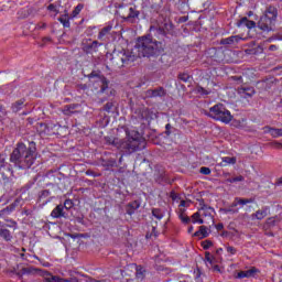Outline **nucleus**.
<instances>
[{
	"label": "nucleus",
	"instance_id": "1",
	"mask_svg": "<svg viewBox=\"0 0 282 282\" xmlns=\"http://www.w3.org/2000/svg\"><path fill=\"white\" fill-rule=\"evenodd\" d=\"M164 42L153 39L152 34L137 39L134 50L139 58H158L164 54Z\"/></svg>",
	"mask_w": 282,
	"mask_h": 282
},
{
	"label": "nucleus",
	"instance_id": "2",
	"mask_svg": "<svg viewBox=\"0 0 282 282\" xmlns=\"http://www.w3.org/2000/svg\"><path fill=\"white\" fill-rule=\"evenodd\" d=\"M105 142L107 144H112V147H117V149H121L124 153H135V151L147 149V140H144V138L137 131L128 133L122 140L105 137Z\"/></svg>",
	"mask_w": 282,
	"mask_h": 282
},
{
	"label": "nucleus",
	"instance_id": "3",
	"mask_svg": "<svg viewBox=\"0 0 282 282\" xmlns=\"http://www.w3.org/2000/svg\"><path fill=\"white\" fill-rule=\"evenodd\" d=\"M36 160V143L31 142L29 147L25 143H18L10 156V161L13 162L19 169H31Z\"/></svg>",
	"mask_w": 282,
	"mask_h": 282
},
{
	"label": "nucleus",
	"instance_id": "4",
	"mask_svg": "<svg viewBox=\"0 0 282 282\" xmlns=\"http://www.w3.org/2000/svg\"><path fill=\"white\" fill-rule=\"evenodd\" d=\"M279 17V9L274 6H268L264 13L260 17L257 25L262 32H274L276 28V18Z\"/></svg>",
	"mask_w": 282,
	"mask_h": 282
},
{
	"label": "nucleus",
	"instance_id": "5",
	"mask_svg": "<svg viewBox=\"0 0 282 282\" xmlns=\"http://www.w3.org/2000/svg\"><path fill=\"white\" fill-rule=\"evenodd\" d=\"M204 113L208 118L224 122L225 124L232 122V115L229 112V110L226 109L224 104H216L214 107L209 108V111L204 110Z\"/></svg>",
	"mask_w": 282,
	"mask_h": 282
},
{
	"label": "nucleus",
	"instance_id": "6",
	"mask_svg": "<svg viewBox=\"0 0 282 282\" xmlns=\"http://www.w3.org/2000/svg\"><path fill=\"white\" fill-rule=\"evenodd\" d=\"M111 65L115 67H124L129 63H133L135 61V55H131V52L121 50H115L110 55Z\"/></svg>",
	"mask_w": 282,
	"mask_h": 282
},
{
	"label": "nucleus",
	"instance_id": "7",
	"mask_svg": "<svg viewBox=\"0 0 282 282\" xmlns=\"http://www.w3.org/2000/svg\"><path fill=\"white\" fill-rule=\"evenodd\" d=\"M150 32L154 34H161V36H173L175 34V25L169 19L158 23V26H151Z\"/></svg>",
	"mask_w": 282,
	"mask_h": 282
},
{
	"label": "nucleus",
	"instance_id": "8",
	"mask_svg": "<svg viewBox=\"0 0 282 282\" xmlns=\"http://www.w3.org/2000/svg\"><path fill=\"white\" fill-rule=\"evenodd\" d=\"M121 19L124 23H138L140 12L135 7H124L121 9Z\"/></svg>",
	"mask_w": 282,
	"mask_h": 282
},
{
	"label": "nucleus",
	"instance_id": "9",
	"mask_svg": "<svg viewBox=\"0 0 282 282\" xmlns=\"http://www.w3.org/2000/svg\"><path fill=\"white\" fill-rule=\"evenodd\" d=\"M58 129H61V124H54V123H39L37 130L41 134L44 135H61V132H58Z\"/></svg>",
	"mask_w": 282,
	"mask_h": 282
},
{
	"label": "nucleus",
	"instance_id": "10",
	"mask_svg": "<svg viewBox=\"0 0 282 282\" xmlns=\"http://www.w3.org/2000/svg\"><path fill=\"white\" fill-rule=\"evenodd\" d=\"M276 80L275 77H267L260 82L257 83L258 89H261L262 91H270L273 87H276Z\"/></svg>",
	"mask_w": 282,
	"mask_h": 282
},
{
	"label": "nucleus",
	"instance_id": "11",
	"mask_svg": "<svg viewBox=\"0 0 282 282\" xmlns=\"http://www.w3.org/2000/svg\"><path fill=\"white\" fill-rule=\"evenodd\" d=\"M17 276H19V279H23L24 274L32 275L39 272V269L23 263L17 264Z\"/></svg>",
	"mask_w": 282,
	"mask_h": 282
},
{
	"label": "nucleus",
	"instance_id": "12",
	"mask_svg": "<svg viewBox=\"0 0 282 282\" xmlns=\"http://www.w3.org/2000/svg\"><path fill=\"white\" fill-rule=\"evenodd\" d=\"M199 212L200 213V217H209L213 221V224H215V220L213 219V213H215V209H213V207L206 205L204 203V200L199 202Z\"/></svg>",
	"mask_w": 282,
	"mask_h": 282
},
{
	"label": "nucleus",
	"instance_id": "13",
	"mask_svg": "<svg viewBox=\"0 0 282 282\" xmlns=\"http://www.w3.org/2000/svg\"><path fill=\"white\" fill-rule=\"evenodd\" d=\"M98 78V82L100 83V90L99 94H105L107 91V89H109V79H107V77H105L104 75H98V74H90V78L94 77Z\"/></svg>",
	"mask_w": 282,
	"mask_h": 282
},
{
	"label": "nucleus",
	"instance_id": "14",
	"mask_svg": "<svg viewBox=\"0 0 282 282\" xmlns=\"http://www.w3.org/2000/svg\"><path fill=\"white\" fill-rule=\"evenodd\" d=\"M43 278L45 282H76V279H63L47 271L44 272Z\"/></svg>",
	"mask_w": 282,
	"mask_h": 282
},
{
	"label": "nucleus",
	"instance_id": "15",
	"mask_svg": "<svg viewBox=\"0 0 282 282\" xmlns=\"http://www.w3.org/2000/svg\"><path fill=\"white\" fill-rule=\"evenodd\" d=\"M148 98H162L166 96V89L164 87H158L155 89H149L145 91Z\"/></svg>",
	"mask_w": 282,
	"mask_h": 282
},
{
	"label": "nucleus",
	"instance_id": "16",
	"mask_svg": "<svg viewBox=\"0 0 282 282\" xmlns=\"http://www.w3.org/2000/svg\"><path fill=\"white\" fill-rule=\"evenodd\" d=\"M134 113L140 120H149L151 118V109H149L147 106L137 108Z\"/></svg>",
	"mask_w": 282,
	"mask_h": 282
},
{
	"label": "nucleus",
	"instance_id": "17",
	"mask_svg": "<svg viewBox=\"0 0 282 282\" xmlns=\"http://www.w3.org/2000/svg\"><path fill=\"white\" fill-rule=\"evenodd\" d=\"M102 45V43L98 41H93L89 44H84L83 52L85 54H94V52H98V48Z\"/></svg>",
	"mask_w": 282,
	"mask_h": 282
},
{
	"label": "nucleus",
	"instance_id": "18",
	"mask_svg": "<svg viewBox=\"0 0 282 282\" xmlns=\"http://www.w3.org/2000/svg\"><path fill=\"white\" fill-rule=\"evenodd\" d=\"M238 94L241 98H252L257 91L254 87H240L238 88Z\"/></svg>",
	"mask_w": 282,
	"mask_h": 282
},
{
	"label": "nucleus",
	"instance_id": "19",
	"mask_svg": "<svg viewBox=\"0 0 282 282\" xmlns=\"http://www.w3.org/2000/svg\"><path fill=\"white\" fill-rule=\"evenodd\" d=\"M259 272L258 268L252 267L251 269L247 271H240L237 274V279H252Z\"/></svg>",
	"mask_w": 282,
	"mask_h": 282
},
{
	"label": "nucleus",
	"instance_id": "20",
	"mask_svg": "<svg viewBox=\"0 0 282 282\" xmlns=\"http://www.w3.org/2000/svg\"><path fill=\"white\" fill-rule=\"evenodd\" d=\"M241 25H246V28L252 30V28H257V22L248 20V18L245 17L237 22V28H241Z\"/></svg>",
	"mask_w": 282,
	"mask_h": 282
},
{
	"label": "nucleus",
	"instance_id": "21",
	"mask_svg": "<svg viewBox=\"0 0 282 282\" xmlns=\"http://www.w3.org/2000/svg\"><path fill=\"white\" fill-rule=\"evenodd\" d=\"M138 208H140V202L139 200L131 202L127 205L126 213L127 215H130V216L134 215Z\"/></svg>",
	"mask_w": 282,
	"mask_h": 282
},
{
	"label": "nucleus",
	"instance_id": "22",
	"mask_svg": "<svg viewBox=\"0 0 282 282\" xmlns=\"http://www.w3.org/2000/svg\"><path fill=\"white\" fill-rule=\"evenodd\" d=\"M51 217L54 219H61V217H66L63 205H57L51 213Z\"/></svg>",
	"mask_w": 282,
	"mask_h": 282
},
{
	"label": "nucleus",
	"instance_id": "23",
	"mask_svg": "<svg viewBox=\"0 0 282 282\" xmlns=\"http://www.w3.org/2000/svg\"><path fill=\"white\" fill-rule=\"evenodd\" d=\"M239 41H241L239 35H232L220 40V45H235V43H239Z\"/></svg>",
	"mask_w": 282,
	"mask_h": 282
},
{
	"label": "nucleus",
	"instance_id": "24",
	"mask_svg": "<svg viewBox=\"0 0 282 282\" xmlns=\"http://www.w3.org/2000/svg\"><path fill=\"white\" fill-rule=\"evenodd\" d=\"M135 279H137V281H140V282H142L143 279H147V269H144V267L137 265Z\"/></svg>",
	"mask_w": 282,
	"mask_h": 282
},
{
	"label": "nucleus",
	"instance_id": "25",
	"mask_svg": "<svg viewBox=\"0 0 282 282\" xmlns=\"http://www.w3.org/2000/svg\"><path fill=\"white\" fill-rule=\"evenodd\" d=\"M52 195V193L50 192V189H44L41 191L39 193V198L37 202H42V204H47V202H50V196Z\"/></svg>",
	"mask_w": 282,
	"mask_h": 282
},
{
	"label": "nucleus",
	"instance_id": "26",
	"mask_svg": "<svg viewBox=\"0 0 282 282\" xmlns=\"http://www.w3.org/2000/svg\"><path fill=\"white\" fill-rule=\"evenodd\" d=\"M23 107H25V99H20L15 102L12 104L11 109L13 113H19V111H21V109H23Z\"/></svg>",
	"mask_w": 282,
	"mask_h": 282
},
{
	"label": "nucleus",
	"instance_id": "27",
	"mask_svg": "<svg viewBox=\"0 0 282 282\" xmlns=\"http://www.w3.org/2000/svg\"><path fill=\"white\" fill-rule=\"evenodd\" d=\"M246 204H252V198H235L231 204V208H237V206H246Z\"/></svg>",
	"mask_w": 282,
	"mask_h": 282
},
{
	"label": "nucleus",
	"instance_id": "28",
	"mask_svg": "<svg viewBox=\"0 0 282 282\" xmlns=\"http://www.w3.org/2000/svg\"><path fill=\"white\" fill-rule=\"evenodd\" d=\"M268 217V210L267 209H259L254 214L251 215L252 219H265Z\"/></svg>",
	"mask_w": 282,
	"mask_h": 282
},
{
	"label": "nucleus",
	"instance_id": "29",
	"mask_svg": "<svg viewBox=\"0 0 282 282\" xmlns=\"http://www.w3.org/2000/svg\"><path fill=\"white\" fill-rule=\"evenodd\" d=\"M194 237L206 239V237H208V228L206 226H200L199 230L194 234Z\"/></svg>",
	"mask_w": 282,
	"mask_h": 282
},
{
	"label": "nucleus",
	"instance_id": "30",
	"mask_svg": "<svg viewBox=\"0 0 282 282\" xmlns=\"http://www.w3.org/2000/svg\"><path fill=\"white\" fill-rule=\"evenodd\" d=\"M34 12H36L34 8L23 9L22 11L19 12L20 19H28V17L34 14Z\"/></svg>",
	"mask_w": 282,
	"mask_h": 282
},
{
	"label": "nucleus",
	"instance_id": "31",
	"mask_svg": "<svg viewBox=\"0 0 282 282\" xmlns=\"http://www.w3.org/2000/svg\"><path fill=\"white\" fill-rule=\"evenodd\" d=\"M0 237L4 239V241H12V235L10 234V230L0 228Z\"/></svg>",
	"mask_w": 282,
	"mask_h": 282
},
{
	"label": "nucleus",
	"instance_id": "32",
	"mask_svg": "<svg viewBox=\"0 0 282 282\" xmlns=\"http://www.w3.org/2000/svg\"><path fill=\"white\" fill-rule=\"evenodd\" d=\"M78 107L76 104H72L64 107V113L65 116H72L74 113V110Z\"/></svg>",
	"mask_w": 282,
	"mask_h": 282
},
{
	"label": "nucleus",
	"instance_id": "33",
	"mask_svg": "<svg viewBox=\"0 0 282 282\" xmlns=\"http://www.w3.org/2000/svg\"><path fill=\"white\" fill-rule=\"evenodd\" d=\"M20 205H21V198H17L12 204L7 206L6 208L8 209V215H10V213H12V210H14Z\"/></svg>",
	"mask_w": 282,
	"mask_h": 282
},
{
	"label": "nucleus",
	"instance_id": "34",
	"mask_svg": "<svg viewBox=\"0 0 282 282\" xmlns=\"http://www.w3.org/2000/svg\"><path fill=\"white\" fill-rule=\"evenodd\" d=\"M152 215L159 221L164 218V212H162V209H160V208H152Z\"/></svg>",
	"mask_w": 282,
	"mask_h": 282
},
{
	"label": "nucleus",
	"instance_id": "35",
	"mask_svg": "<svg viewBox=\"0 0 282 282\" xmlns=\"http://www.w3.org/2000/svg\"><path fill=\"white\" fill-rule=\"evenodd\" d=\"M111 32V25L105 26L98 34V39L100 41H102V39H105V36H107V34H109Z\"/></svg>",
	"mask_w": 282,
	"mask_h": 282
},
{
	"label": "nucleus",
	"instance_id": "36",
	"mask_svg": "<svg viewBox=\"0 0 282 282\" xmlns=\"http://www.w3.org/2000/svg\"><path fill=\"white\" fill-rule=\"evenodd\" d=\"M269 133H270V135H272V138H281L282 129L269 128Z\"/></svg>",
	"mask_w": 282,
	"mask_h": 282
},
{
	"label": "nucleus",
	"instance_id": "37",
	"mask_svg": "<svg viewBox=\"0 0 282 282\" xmlns=\"http://www.w3.org/2000/svg\"><path fill=\"white\" fill-rule=\"evenodd\" d=\"M59 23H62L64 25V28H69V15L68 14H64L62 17L58 18Z\"/></svg>",
	"mask_w": 282,
	"mask_h": 282
},
{
	"label": "nucleus",
	"instance_id": "38",
	"mask_svg": "<svg viewBox=\"0 0 282 282\" xmlns=\"http://www.w3.org/2000/svg\"><path fill=\"white\" fill-rule=\"evenodd\" d=\"M223 162L225 163L224 166H227V164H237V158L225 156L223 158Z\"/></svg>",
	"mask_w": 282,
	"mask_h": 282
},
{
	"label": "nucleus",
	"instance_id": "39",
	"mask_svg": "<svg viewBox=\"0 0 282 282\" xmlns=\"http://www.w3.org/2000/svg\"><path fill=\"white\" fill-rule=\"evenodd\" d=\"M195 93L199 94L200 96H208V94H210V91L206 90L204 87L202 86H197L195 88Z\"/></svg>",
	"mask_w": 282,
	"mask_h": 282
},
{
	"label": "nucleus",
	"instance_id": "40",
	"mask_svg": "<svg viewBox=\"0 0 282 282\" xmlns=\"http://www.w3.org/2000/svg\"><path fill=\"white\" fill-rule=\"evenodd\" d=\"M177 78L183 83H188V80H191V75H188L187 73H181L178 74Z\"/></svg>",
	"mask_w": 282,
	"mask_h": 282
},
{
	"label": "nucleus",
	"instance_id": "41",
	"mask_svg": "<svg viewBox=\"0 0 282 282\" xmlns=\"http://www.w3.org/2000/svg\"><path fill=\"white\" fill-rule=\"evenodd\" d=\"M47 10L50 12H54L55 14H58L61 12L58 4H54V3L48 4Z\"/></svg>",
	"mask_w": 282,
	"mask_h": 282
},
{
	"label": "nucleus",
	"instance_id": "42",
	"mask_svg": "<svg viewBox=\"0 0 282 282\" xmlns=\"http://www.w3.org/2000/svg\"><path fill=\"white\" fill-rule=\"evenodd\" d=\"M221 210H223V213H225V215H228V214L235 215V214L239 213V209H235V207H232V206H230L229 208H224Z\"/></svg>",
	"mask_w": 282,
	"mask_h": 282
},
{
	"label": "nucleus",
	"instance_id": "43",
	"mask_svg": "<svg viewBox=\"0 0 282 282\" xmlns=\"http://www.w3.org/2000/svg\"><path fill=\"white\" fill-rule=\"evenodd\" d=\"M83 4H77V7L73 10L72 17H78V14H80L82 10H83Z\"/></svg>",
	"mask_w": 282,
	"mask_h": 282
},
{
	"label": "nucleus",
	"instance_id": "44",
	"mask_svg": "<svg viewBox=\"0 0 282 282\" xmlns=\"http://www.w3.org/2000/svg\"><path fill=\"white\" fill-rule=\"evenodd\" d=\"M227 182L229 184H235V182H243V176L239 175V176H236V177H232V178H227Z\"/></svg>",
	"mask_w": 282,
	"mask_h": 282
},
{
	"label": "nucleus",
	"instance_id": "45",
	"mask_svg": "<svg viewBox=\"0 0 282 282\" xmlns=\"http://www.w3.org/2000/svg\"><path fill=\"white\" fill-rule=\"evenodd\" d=\"M63 207L66 208V210H70V208H74V202H72V199H66Z\"/></svg>",
	"mask_w": 282,
	"mask_h": 282
},
{
	"label": "nucleus",
	"instance_id": "46",
	"mask_svg": "<svg viewBox=\"0 0 282 282\" xmlns=\"http://www.w3.org/2000/svg\"><path fill=\"white\" fill-rule=\"evenodd\" d=\"M113 109V102L108 101L105 106H104V111H107V113H111V110Z\"/></svg>",
	"mask_w": 282,
	"mask_h": 282
},
{
	"label": "nucleus",
	"instance_id": "47",
	"mask_svg": "<svg viewBox=\"0 0 282 282\" xmlns=\"http://www.w3.org/2000/svg\"><path fill=\"white\" fill-rule=\"evenodd\" d=\"M152 237H158V230L155 229V226H152V231H151V234H147L145 235V238L147 239H151Z\"/></svg>",
	"mask_w": 282,
	"mask_h": 282
},
{
	"label": "nucleus",
	"instance_id": "48",
	"mask_svg": "<svg viewBox=\"0 0 282 282\" xmlns=\"http://www.w3.org/2000/svg\"><path fill=\"white\" fill-rule=\"evenodd\" d=\"M212 246H213V241L210 240H205L202 242V247L204 250H208V248H212Z\"/></svg>",
	"mask_w": 282,
	"mask_h": 282
},
{
	"label": "nucleus",
	"instance_id": "49",
	"mask_svg": "<svg viewBox=\"0 0 282 282\" xmlns=\"http://www.w3.org/2000/svg\"><path fill=\"white\" fill-rule=\"evenodd\" d=\"M180 219L183 221V224H191V217L184 216V214L180 215Z\"/></svg>",
	"mask_w": 282,
	"mask_h": 282
},
{
	"label": "nucleus",
	"instance_id": "50",
	"mask_svg": "<svg viewBox=\"0 0 282 282\" xmlns=\"http://www.w3.org/2000/svg\"><path fill=\"white\" fill-rule=\"evenodd\" d=\"M199 173H202V175H210V170L209 167L203 166L200 167Z\"/></svg>",
	"mask_w": 282,
	"mask_h": 282
},
{
	"label": "nucleus",
	"instance_id": "51",
	"mask_svg": "<svg viewBox=\"0 0 282 282\" xmlns=\"http://www.w3.org/2000/svg\"><path fill=\"white\" fill-rule=\"evenodd\" d=\"M270 145L272 147V149H279L281 150L282 149V143L281 142H271Z\"/></svg>",
	"mask_w": 282,
	"mask_h": 282
},
{
	"label": "nucleus",
	"instance_id": "52",
	"mask_svg": "<svg viewBox=\"0 0 282 282\" xmlns=\"http://www.w3.org/2000/svg\"><path fill=\"white\" fill-rule=\"evenodd\" d=\"M226 250L229 254H237V249L235 247H226Z\"/></svg>",
	"mask_w": 282,
	"mask_h": 282
},
{
	"label": "nucleus",
	"instance_id": "53",
	"mask_svg": "<svg viewBox=\"0 0 282 282\" xmlns=\"http://www.w3.org/2000/svg\"><path fill=\"white\" fill-rule=\"evenodd\" d=\"M199 217H202V213L200 212H196L192 216V221H197V219H199Z\"/></svg>",
	"mask_w": 282,
	"mask_h": 282
},
{
	"label": "nucleus",
	"instance_id": "54",
	"mask_svg": "<svg viewBox=\"0 0 282 282\" xmlns=\"http://www.w3.org/2000/svg\"><path fill=\"white\" fill-rule=\"evenodd\" d=\"M77 89L82 91H86V89H88V86L87 84H78Z\"/></svg>",
	"mask_w": 282,
	"mask_h": 282
},
{
	"label": "nucleus",
	"instance_id": "55",
	"mask_svg": "<svg viewBox=\"0 0 282 282\" xmlns=\"http://www.w3.org/2000/svg\"><path fill=\"white\" fill-rule=\"evenodd\" d=\"M3 166H6V156L0 154V169H3Z\"/></svg>",
	"mask_w": 282,
	"mask_h": 282
},
{
	"label": "nucleus",
	"instance_id": "56",
	"mask_svg": "<svg viewBox=\"0 0 282 282\" xmlns=\"http://www.w3.org/2000/svg\"><path fill=\"white\" fill-rule=\"evenodd\" d=\"M205 259L208 261V263H213V257L210 256V252L205 253Z\"/></svg>",
	"mask_w": 282,
	"mask_h": 282
},
{
	"label": "nucleus",
	"instance_id": "57",
	"mask_svg": "<svg viewBox=\"0 0 282 282\" xmlns=\"http://www.w3.org/2000/svg\"><path fill=\"white\" fill-rule=\"evenodd\" d=\"M186 21H188V15H184L178 19V23H186Z\"/></svg>",
	"mask_w": 282,
	"mask_h": 282
},
{
	"label": "nucleus",
	"instance_id": "58",
	"mask_svg": "<svg viewBox=\"0 0 282 282\" xmlns=\"http://www.w3.org/2000/svg\"><path fill=\"white\" fill-rule=\"evenodd\" d=\"M165 129H166V131H165L166 135H171V129H172L171 123H167V124L165 126Z\"/></svg>",
	"mask_w": 282,
	"mask_h": 282
},
{
	"label": "nucleus",
	"instance_id": "59",
	"mask_svg": "<svg viewBox=\"0 0 282 282\" xmlns=\"http://www.w3.org/2000/svg\"><path fill=\"white\" fill-rule=\"evenodd\" d=\"M231 78H232V80H236L237 83H241V80L243 79V77H241V76H232Z\"/></svg>",
	"mask_w": 282,
	"mask_h": 282
},
{
	"label": "nucleus",
	"instance_id": "60",
	"mask_svg": "<svg viewBox=\"0 0 282 282\" xmlns=\"http://www.w3.org/2000/svg\"><path fill=\"white\" fill-rule=\"evenodd\" d=\"M3 215H8V209L7 207L0 210V217H3Z\"/></svg>",
	"mask_w": 282,
	"mask_h": 282
},
{
	"label": "nucleus",
	"instance_id": "61",
	"mask_svg": "<svg viewBox=\"0 0 282 282\" xmlns=\"http://www.w3.org/2000/svg\"><path fill=\"white\" fill-rule=\"evenodd\" d=\"M276 50H278V47L274 44L269 46L270 52H276Z\"/></svg>",
	"mask_w": 282,
	"mask_h": 282
},
{
	"label": "nucleus",
	"instance_id": "62",
	"mask_svg": "<svg viewBox=\"0 0 282 282\" xmlns=\"http://www.w3.org/2000/svg\"><path fill=\"white\" fill-rule=\"evenodd\" d=\"M9 228H17V221L11 220V225H7Z\"/></svg>",
	"mask_w": 282,
	"mask_h": 282
},
{
	"label": "nucleus",
	"instance_id": "63",
	"mask_svg": "<svg viewBox=\"0 0 282 282\" xmlns=\"http://www.w3.org/2000/svg\"><path fill=\"white\" fill-rule=\"evenodd\" d=\"M216 229L224 230V224L219 223L218 225H216Z\"/></svg>",
	"mask_w": 282,
	"mask_h": 282
},
{
	"label": "nucleus",
	"instance_id": "64",
	"mask_svg": "<svg viewBox=\"0 0 282 282\" xmlns=\"http://www.w3.org/2000/svg\"><path fill=\"white\" fill-rule=\"evenodd\" d=\"M193 224H204V219L199 218L197 220H192Z\"/></svg>",
	"mask_w": 282,
	"mask_h": 282
}]
</instances>
